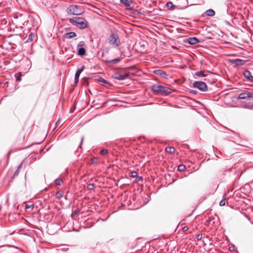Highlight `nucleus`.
<instances>
[{"label": "nucleus", "instance_id": "3", "mask_svg": "<svg viewBox=\"0 0 253 253\" xmlns=\"http://www.w3.org/2000/svg\"><path fill=\"white\" fill-rule=\"evenodd\" d=\"M108 40L109 44L114 47H118L121 44L119 35L117 33H112L109 37Z\"/></svg>", "mask_w": 253, "mask_h": 253}, {"label": "nucleus", "instance_id": "14", "mask_svg": "<svg viewBox=\"0 0 253 253\" xmlns=\"http://www.w3.org/2000/svg\"><path fill=\"white\" fill-rule=\"evenodd\" d=\"M248 91H245L244 92L241 93L238 96V98L241 99H248Z\"/></svg>", "mask_w": 253, "mask_h": 253}, {"label": "nucleus", "instance_id": "31", "mask_svg": "<svg viewBox=\"0 0 253 253\" xmlns=\"http://www.w3.org/2000/svg\"><path fill=\"white\" fill-rule=\"evenodd\" d=\"M20 140H19V143H22L23 142H24V138H25V135L24 134H22V133L20 134Z\"/></svg>", "mask_w": 253, "mask_h": 253}, {"label": "nucleus", "instance_id": "38", "mask_svg": "<svg viewBox=\"0 0 253 253\" xmlns=\"http://www.w3.org/2000/svg\"><path fill=\"white\" fill-rule=\"evenodd\" d=\"M80 212V210L79 209H76L74 212L72 214V216L76 215Z\"/></svg>", "mask_w": 253, "mask_h": 253}, {"label": "nucleus", "instance_id": "41", "mask_svg": "<svg viewBox=\"0 0 253 253\" xmlns=\"http://www.w3.org/2000/svg\"><path fill=\"white\" fill-rule=\"evenodd\" d=\"M189 228L188 226H184L183 227L182 230L184 231H186L188 230Z\"/></svg>", "mask_w": 253, "mask_h": 253}, {"label": "nucleus", "instance_id": "18", "mask_svg": "<svg viewBox=\"0 0 253 253\" xmlns=\"http://www.w3.org/2000/svg\"><path fill=\"white\" fill-rule=\"evenodd\" d=\"M205 72V71H200L197 72L195 73V75L199 77H207V75L204 73Z\"/></svg>", "mask_w": 253, "mask_h": 253}, {"label": "nucleus", "instance_id": "28", "mask_svg": "<svg viewBox=\"0 0 253 253\" xmlns=\"http://www.w3.org/2000/svg\"><path fill=\"white\" fill-rule=\"evenodd\" d=\"M166 6L169 9H171L174 6L173 3L171 1H169L167 3Z\"/></svg>", "mask_w": 253, "mask_h": 253}, {"label": "nucleus", "instance_id": "2", "mask_svg": "<svg viewBox=\"0 0 253 253\" xmlns=\"http://www.w3.org/2000/svg\"><path fill=\"white\" fill-rule=\"evenodd\" d=\"M151 89L155 94L167 95L171 93V89L169 88L157 84L153 85Z\"/></svg>", "mask_w": 253, "mask_h": 253}, {"label": "nucleus", "instance_id": "37", "mask_svg": "<svg viewBox=\"0 0 253 253\" xmlns=\"http://www.w3.org/2000/svg\"><path fill=\"white\" fill-rule=\"evenodd\" d=\"M202 238V234H199L196 236V239L197 241L200 240Z\"/></svg>", "mask_w": 253, "mask_h": 253}, {"label": "nucleus", "instance_id": "46", "mask_svg": "<svg viewBox=\"0 0 253 253\" xmlns=\"http://www.w3.org/2000/svg\"><path fill=\"white\" fill-rule=\"evenodd\" d=\"M205 81H209V80H208V79H205Z\"/></svg>", "mask_w": 253, "mask_h": 253}, {"label": "nucleus", "instance_id": "10", "mask_svg": "<svg viewBox=\"0 0 253 253\" xmlns=\"http://www.w3.org/2000/svg\"><path fill=\"white\" fill-rule=\"evenodd\" d=\"M121 60V58H117L112 60H105L104 62L107 63L108 66H110L113 64H115L119 62Z\"/></svg>", "mask_w": 253, "mask_h": 253}, {"label": "nucleus", "instance_id": "5", "mask_svg": "<svg viewBox=\"0 0 253 253\" xmlns=\"http://www.w3.org/2000/svg\"><path fill=\"white\" fill-rule=\"evenodd\" d=\"M84 45V42L83 41L79 42L77 45L78 47V53L79 55L83 56L85 54V50L83 47Z\"/></svg>", "mask_w": 253, "mask_h": 253}, {"label": "nucleus", "instance_id": "35", "mask_svg": "<svg viewBox=\"0 0 253 253\" xmlns=\"http://www.w3.org/2000/svg\"><path fill=\"white\" fill-rule=\"evenodd\" d=\"M63 124V122L62 121V120H61L60 119H59L56 123V125L58 126H61Z\"/></svg>", "mask_w": 253, "mask_h": 253}, {"label": "nucleus", "instance_id": "16", "mask_svg": "<svg viewBox=\"0 0 253 253\" xmlns=\"http://www.w3.org/2000/svg\"><path fill=\"white\" fill-rule=\"evenodd\" d=\"M22 164H20L18 167H17V169H16V170L15 171V172L14 173L12 177V178H14L15 177H16V176H17L19 173V172H20V169H22Z\"/></svg>", "mask_w": 253, "mask_h": 253}, {"label": "nucleus", "instance_id": "33", "mask_svg": "<svg viewBox=\"0 0 253 253\" xmlns=\"http://www.w3.org/2000/svg\"><path fill=\"white\" fill-rule=\"evenodd\" d=\"M13 247H9L7 250H4V253H13V252L12 251Z\"/></svg>", "mask_w": 253, "mask_h": 253}, {"label": "nucleus", "instance_id": "24", "mask_svg": "<svg viewBox=\"0 0 253 253\" xmlns=\"http://www.w3.org/2000/svg\"><path fill=\"white\" fill-rule=\"evenodd\" d=\"M63 182V180L60 178H57L55 180V184L58 186L61 185Z\"/></svg>", "mask_w": 253, "mask_h": 253}, {"label": "nucleus", "instance_id": "17", "mask_svg": "<svg viewBox=\"0 0 253 253\" xmlns=\"http://www.w3.org/2000/svg\"><path fill=\"white\" fill-rule=\"evenodd\" d=\"M214 219H215V218L214 217H213V216L210 217L209 218V219L207 220L205 224L206 225H209L211 223V222H212L211 225H213L215 223Z\"/></svg>", "mask_w": 253, "mask_h": 253}, {"label": "nucleus", "instance_id": "7", "mask_svg": "<svg viewBox=\"0 0 253 253\" xmlns=\"http://www.w3.org/2000/svg\"><path fill=\"white\" fill-rule=\"evenodd\" d=\"M153 73L158 76H159L163 79H167L169 78V76L167 74L162 70H156L153 71Z\"/></svg>", "mask_w": 253, "mask_h": 253}, {"label": "nucleus", "instance_id": "36", "mask_svg": "<svg viewBox=\"0 0 253 253\" xmlns=\"http://www.w3.org/2000/svg\"><path fill=\"white\" fill-rule=\"evenodd\" d=\"M98 162V159L96 157H94L91 159V162L92 163H96Z\"/></svg>", "mask_w": 253, "mask_h": 253}, {"label": "nucleus", "instance_id": "34", "mask_svg": "<svg viewBox=\"0 0 253 253\" xmlns=\"http://www.w3.org/2000/svg\"><path fill=\"white\" fill-rule=\"evenodd\" d=\"M248 98L253 99V92H248Z\"/></svg>", "mask_w": 253, "mask_h": 253}, {"label": "nucleus", "instance_id": "30", "mask_svg": "<svg viewBox=\"0 0 253 253\" xmlns=\"http://www.w3.org/2000/svg\"><path fill=\"white\" fill-rule=\"evenodd\" d=\"M108 153V150L106 149H102L100 151V155L104 156Z\"/></svg>", "mask_w": 253, "mask_h": 253}, {"label": "nucleus", "instance_id": "21", "mask_svg": "<svg viewBox=\"0 0 253 253\" xmlns=\"http://www.w3.org/2000/svg\"><path fill=\"white\" fill-rule=\"evenodd\" d=\"M64 192L63 191H59L56 192L55 194V197L58 199H60L63 195Z\"/></svg>", "mask_w": 253, "mask_h": 253}, {"label": "nucleus", "instance_id": "26", "mask_svg": "<svg viewBox=\"0 0 253 253\" xmlns=\"http://www.w3.org/2000/svg\"><path fill=\"white\" fill-rule=\"evenodd\" d=\"M186 167L184 165H180L178 166V170L179 171H184Z\"/></svg>", "mask_w": 253, "mask_h": 253}, {"label": "nucleus", "instance_id": "29", "mask_svg": "<svg viewBox=\"0 0 253 253\" xmlns=\"http://www.w3.org/2000/svg\"><path fill=\"white\" fill-rule=\"evenodd\" d=\"M95 185L93 183L88 184L87 185V189L89 190H92L95 187Z\"/></svg>", "mask_w": 253, "mask_h": 253}, {"label": "nucleus", "instance_id": "20", "mask_svg": "<svg viewBox=\"0 0 253 253\" xmlns=\"http://www.w3.org/2000/svg\"><path fill=\"white\" fill-rule=\"evenodd\" d=\"M120 2L126 7H129L131 4V2L128 0H120Z\"/></svg>", "mask_w": 253, "mask_h": 253}, {"label": "nucleus", "instance_id": "27", "mask_svg": "<svg viewBox=\"0 0 253 253\" xmlns=\"http://www.w3.org/2000/svg\"><path fill=\"white\" fill-rule=\"evenodd\" d=\"M98 81L102 85H104L105 84H108L107 82L102 78H99L98 79Z\"/></svg>", "mask_w": 253, "mask_h": 253}, {"label": "nucleus", "instance_id": "39", "mask_svg": "<svg viewBox=\"0 0 253 253\" xmlns=\"http://www.w3.org/2000/svg\"><path fill=\"white\" fill-rule=\"evenodd\" d=\"M25 208L26 209H29V208H31V209H33L34 208V205H26L25 206Z\"/></svg>", "mask_w": 253, "mask_h": 253}, {"label": "nucleus", "instance_id": "8", "mask_svg": "<svg viewBox=\"0 0 253 253\" xmlns=\"http://www.w3.org/2000/svg\"><path fill=\"white\" fill-rule=\"evenodd\" d=\"M230 63L235 64L237 66H243L245 64L246 60H242L239 58L231 59Z\"/></svg>", "mask_w": 253, "mask_h": 253}, {"label": "nucleus", "instance_id": "32", "mask_svg": "<svg viewBox=\"0 0 253 253\" xmlns=\"http://www.w3.org/2000/svg\"><path fill=\"white\" fill-rule=\"evenodd\" d=\"M137 175V172L135 171H132L130 173V176L132 177H136Z\"/></svg>", "mask_w": 253, "mask_h": 253}, {"label": "nucleus", "instance_id": "11", "mask_svg": "<svg viewBox=\"0 0 253 253\" xmlns=\"http://www.w3.org/2000/svg\"><path fill=\"white\" fill-rule=\"evenodd\" d=\"M244 76L246 77L249 81L253 83V77L251 75V73L249 70H246L244 73Z\"/></svg>", "mask_w": 253, "mask_h": 253}, {"label": "nucleus", "instance_id": "40", "mask_svg": "<svg viewBox=\"0 0 253 253\" xmlns=\"http://www.w3.org/2000/svg\"><path fill=\"white\" fill-rule=\"evenodd\" d=\"M142 179H143V178L142 176H136V179H135L136 181L142 180Z\"/></svg>", "mask_w": 253, "mask_h": 253}, {"label": "nucleus", "instance_id": "1", "mask_svg": "<svg viewBox=\"0 0 253 253\" xmlns=\"http://www.w3.org/2000/svg\"><path fill=\"white\" fill-rule=\"evenodd\" d=\"M69 22L74 26H76L80 29H84L87 27L88 23L84 18L81 17H74L69 19Z\"/></svg>", "mask_w": 253, "mask_h": 253}, {"label": "nucleus", "instance_id": "43", "mask_svg": "<svg viewBox=\"0 0 253 253\" xmlns=\"http://www.w3.org/2000/svg\"><path fill=\"white\" fill-rule=\"evenodd\" d=\"M190 92L192 94H196L197 93V91L196 90H191Z\"/></svg>", "mask_w": 253, "mask_h": 253}, {"label": "nucleus", "instance_id": "6", "mask_svg": "<svg viewBox=\"0 0 253 253\" xmlns=\"http://www.w3.org/2000/svg\"><path fill=\"white\" fill-rule=\"evenodd\" d=\"M129 73L125 72L124 74L116 73L114 76V78L118 80H124L128 77Z\"/></svg>", "mask_w": 253, "mask_h": 253}, {"label": "nucleus", "instance_id": "44", "mask_svg": "<svg viewBox=\"0 0 253 253\" xmlns=\"http://www.w3.org/2000/svg\"><path fill=\"white\" fill-rule=\"evenodd\" d=\"M126 9L132 11L133 12L135 11V10L133 8H132L131 7H127Z\"/></svg>", "mask_w": 253, "mask_h": 253}, {"label": "nucleus", "instance_id": "45", "mask_svg": "<svg viewBox=\"0 0 253 253\" xmlns=\"http://www.w3.org/2000/svg\"><path fill=\"white\" fill-rule=\"evenodd\" d=\"M234 247H232L229 248V250L230 251H234Z\"/></svg>", "mask_w": 253, "mask_h": 253}, {"label": "nucleus", "instance_id": "22", "mask_svg": "<svg viewBox=\"0 0 253 253\" xmlns=\"http://www.w3.org/2000/svg\"><path fill=\"white\" fill-rule=\"evenodd\" d=\"M35 38V35L34 33H31L28 37V39L27 40V42H30L34 40V39Z\"/></svg>", "mask_w": 253, "mask_h": 253}, {"label": "nucleus", "instance_id": "13", "mask_svg": "<svg viewBox=\"0 0 253 253\" xmlns=\"http://www.w3.org/2000/svg\"><path fill=\"white\" fill-rule=\"evenodd\" d=\"M188 43L190 44H195L199 42V40L195 37L189 38L188 39Z\"/></svg>", "mask_w": 253, "mask_h": 253}, {"label": "nucleus", "instance_id": "25", "mask_svg": "<svg viewBox=\"0 0 253 253\" xmlns=\"http://www.w3.org/2000/svg\"><path fill=\"white\" fill-rule=\"evenodd\" d=\"M226 194L223 196V199L219 202L220 206H224L225 205Z\"/></svg>", "mask_w": 253, "mask_h": 253}, {"label": "nucleus", "instance_id": "23", "mask_svg": "<svg viewBox=\"0 0 253 253\" xmlns=\"http://www.w3.org/2000/svg\"><path fill=\"white\" fill-rule=\"evenodd\" d=\"M21 76H22V74H21V72H18V73H17L15 75V77L16 78V81L17 82L21 81Z\"/></svg>", "mask_w": 253, "mask_h": 253}, {"label": "nucleus", "instance_id": "42", "mask_svg": "<svg viewBox=\"0 0 253 253\" xmlns=\"http://www.w3.org/2000/svg\"><path fill=\"white\" fill-rule=\"evenodd\" d=\"M84 136H82V138H81V140L80 145V147H81V146H82V143H83V141H84Z\"/></svg>", "mask_w": 253, "mask_h": 253}, {"label": "nucleus", "instance_id": "12", "mask_svg": "<svg viewBox=\"0 0 253 253\" xmlns=\"http://www.w3.org/2000/svg\"><path fill=\"white\" fill-rule=\"evenodd\" d=\"M77 36L76 34L74 32H70L66 33L64 35V37L67 39H71Z\"/></svg>", "mask_w": 253, "mask_h": 253}, {"label": "nucleus", "instance_id": "15", "mask_svg": "<svg viewBox=\"0 0 253 253\" xmlns=\"http://www.w3.org/2000/svg\"><path fill=\"white\" fill-rule=\"evenodd\" d=\"M165 151L167 153L172 154L175 153V149L173 147H167L165 149Z\"/></svg>", "mask_w": 253, "mask_h": 253}, {"label": "nucleus", "instance_id": "19", "mask_svg": "<svg viewBox=\"0 0 253 253\" xmlns=\"http://www.w3.org/2000/svg\"><path fill=\"white\" fill-rule=\"evenodd\" d=\"M205 13L207 16H213L215 15V12L213 10L210 9L206 10Z\"/></svg>", "mask_w": 253, "mask_h": 253}, {"label": "nucleus", "instance_id": "4", "mask_svg": "<svg viewBox=\"0 0 253 253\" xmlns=\"http://www.w3.org/2000/svg\"><path fill=\"white\" fill-rule=\"evenodd\" d=\"M194 88H197L202 91H206L208 90V87L206 83L202 81H196L193 84Z\"/></svg>", "mask_w": 253, "mask_h": 253}, {"label": "nucleus", "instance_id": "9", "mask_svg": "<svg viewBox=\"0 0 253 253\" xmlns=\"http://www.w3.org/2000/svg\"><path fill=\"white\" fill-rule=\"evenodd\" d=\"M84 67L83 66L81 68L77 70V71L76 72L75 75V83L76 84H77L78 83V82L79 81L80 75L84 70Z\"/></svg>", "mask_w": 253, "mask_h": 253}]
</instances>
